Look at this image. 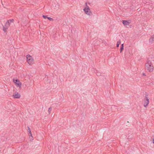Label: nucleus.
Wrapping results in <instances>:
<instances>
[{"label": "nucleus", "instance_id": "obj_16", "mask_svg": "<svg viewBox=\"0 0 154 154\" xmlns=\"http://www.w3.org/2000/svg\"><path fill=\"white\" fill-rule=\"evenodd\" d=\"M27 128H28V131L29 133H30V132H31L30 129L29 128L28 126Z\"/></svg>", "mask_w": 154, "mask_h": 154}, {"label": "nucleus", "instance_id": "obj_3", "mask_svg": "<svg viewBox=\"0 0 154 154\" xmlns=\"http://www.w3.org/2000/svg\"><path fill=\"white\" fill-rule=\"evenodd\" d=\"M26 57L28 63L30 65H32L34 63L33 59L32 57L29 55H27Z\"/></svg>", "mask_w": 154, "mask_h": 154}, {"label": "nucleus", "instance_id": "obj_13", "mask_svg": "<svg viewBox=\"0 0 154 154\" xmlns=\"http://www.w3.org/2000/svg\"><path fill=\"white\" fill-rule=\"evenodd\" d=\"M121 43V41H120V40H119L117 43V44H116V47H119V44Z\"/></svg>", "mask_w": 154, "mask_h": 154}, {"label": "nucleus", "instance_id": "obj_7", "mask_svg": "<svg viewBox=\"0 0 154 154\" xmlns=\"http://www.w3.org/2000/svg\"><path fill=\"white\" fill-rule=\"evenodd\" d=\"M122 23L124 26L129 25L130 23V22H129L127 20H122Z\"/></svg>", "mask_w": 154, "mask_h": 154}, {"label": "nucleus", "instance_id": "obj_5", "mask_svg": "<svg viewBox=\"0 0 154 154\" xmlns=\"http://www.w3.org/2000/svg\"><path fill=\"white\" fill-rule=\"evenodd\" d=\"M14 82L15 84L17 87L20 88L21 86V83L18 79H13Z\"/></svg>", "mask_w": 154, "mask_h": 154}, {"label": "nucleus", "instance_id": "obj_21", "mask_svg": "<svg viewBox=\"0 0 154 154\" xmlns=\"http://www.w3.org/2000/svg\"><path fill=\"white\" fill-rule=\"evenodd\" d=\"M143 76H146V75H145V74L144 73H143Z\"/></svg>", "mask_w": 154, "mask_h": 154}, {"label": "nucleus", "instance_id": "obj_17", "mask_svg": "<svg viewBox=\"0 0 154 154\" xmlns=\"http://www.w3.org/2000/svg\"><path fill=\"white\" fill-rule=\"evenodd\" d=\"M112 108H114L115 109H120L119 108H117V107L115 106H113L112 107Z\"/></svg>", "mask_w": 154, "mask_h": 154}, {"label": "nucleus", "instance_id": "obj_20", "mask_svg": "<svg viewBox=\"0 0 154 154\" xmlns=\"http://www.w3.org/2000/svg\"><path fill=\"white\" fill-rule=\"evenodd\" d=\"M14 98H19L20 97H13Z\"/></svg>", "mask_w": 154, "mask_h": 154}, {"label": "nucleus", "instance_id": "obj_14", "mask_svg": "<svg viewBox=\"0 0 154 154\" xmlns=\"http://www.w3.org/2000/svg\"><path fill=\"white\" fill-rule=\"evenodd\" d=\"M29 138L32 139V138H33V137L32 136L31 132L29 133Z\"/></svg>", "mask_w": 154, "mask_h": 154}, {"label": "nucleus", "instance_id": "obj_10", "mask_svg": "<svg viewBox=\"0 0 154 154\" xmlns=\"http://www.w3.org/2000/svg\"><path fill=\"white\" fill-rule=\"evenodd\" d=\"M124 49V44H122L121 45L120 52L121 53Z\"/></svg>", "mask_w": 154, "mask_h": 154}, {"label": "nucleus", "instance_id": "obj_15", "mask_svg": "<svg viewBox=\"0 0 154 154\" xmlns=\"http://www.w3.org/2000/svg\"><path fill=\"white\" fill-rule=\"evenodd\" d=\"M42 17H43L45 19H46V18L48 19V17L47 15H43Z\"/></svg>", "mask_w": 154, "mask_h": 154}, {"label": "nucleus", "instance_id": "obj_19", "mask_svg": "<svg viewBox=\"0 0 154 154\" xmlns=\"http://www.w3.org/2000/svg\"><path fill=\"white\" fill-rule=\"evenodd\" d=\"M97 76H99L100 75V74L99 72H97Z\"/></svg>", "mask_w": 154, "mask_h": 154}, {"label": "nucleus", "instance_id": "obj_12", "mask_svg": "<svg viewBox=\"0 0 154 154\" xmlns=\"http://www.w3.org/2000/svg\"><path fill=\"white\" fill-rule=\"evenodd\" d=\"M8 28L3 26V30L5 32H7V30L8 29Z\"/></svg>", "mask_w": 154, "mask_h": 154}, {"label": "nucleus", "instance_id": "obj_8", "mask_svg": "<svg viewBox=\"0 0 154 154\" xmlns=\"http://www.w3.org/2000/svg\"><path fill=\"white\" fill-rule=\"evenodd\" d=\"M149 41L151 43L154 42V34L149 39Z\"/></svg>", "mask_w": 154, "mask_h": 154}, {"label": "nucleus", "instance_id": "obj_9", "mask_svg": "<svg viewBox=\"0 0 154 154\" xmlns=\"http://www.w3.org/2000/svg\"><path fill=\"white\" fill-rule=\"evenodd\" d=\"M12 96H20V95L17 92H15V93Z\"/></svg>", "mask_w": 154, "mask_h": 154}, {"label": "nucleus", "instance_id": "obj_2", "mask_svg": "<svg viewBox=\"0 0 154 154\" xmlns=\"http://www.w3.org/2000/svg\"><path fill=\"white\" fill-rule=\"evenodd\" d=\"M86 7L83 9L85 13L88 15L91 16L92 15L91 11H90L89 7L87 5V3H85Z\"/></svg>", "mask_w": 154, "mask_h": 154}, {"label": "nucleus", "instance_id": "obj_4", "mask_svg": "<svg viewBox=\"0 0 154 154\" xmlns=\"http://www.w3.org/2000/svg\"><path fill=\"white\" fill-rule=\"evenodd\" d=\"M149 102V98H148V97H145L143 101V106L144 107H146L148 106Z\"/></svg>", "mask_w": 154, "mask_h": 154}, {"label": "nucleus", "instance_id": "obj_1", "mask_svg": "<svg viewBox=\"0 0 154 154\" xmlns=\"http://www.w3.org/2000/svg\"><path fill=\"white\" fill-rule=\"evenodd\" d=\"M152 63V61L150 59L148 58L145 64L146 68L150 72H152L153 70V66Z\"/></svg>", "mask_w": 154, "mask_h": 154}, {"label": "nucleus", "instance_id": "obj_22", "mask_svg": "<svg viewBox=\"0 0 154 154\" xmlns=\"http://www.w3.org/2000/svg\"><path fill=\"white\" fill-rule=\"evenodd\" d=\"M152 143L154 144V138H153L152 140Z\"/></svg>", "mask_w": 154, "mask_h": 154}, {"label": "nucleus", "instance_id": "obj_18", "mask_svg": "<svg viewBox=\"0 0 154 154\" xmlns=\"http://www.w3.org/2000/svg\"><path fill=\"white\" fill-rule=\"evenodd\" d=\"M51 107L49 108V114L50 113V112L51 111Z\"/></svg>", "mask_w": 154, "mask_h": 154}, {"label": "nucleus", "instance_id": "obj_6", "mask_svg": "<svg viewBox=\"0 0 154 154\" xmlns=\"http://www.w3.org/2000/svg\"><path fill=\"white\" fill-rule=\"evenodd\" d=\"M14 21V20L13 19L8 20L5 23V26H4L8 28L10 26V23L13 22Z\"/></svg>", "mask_w": 154, "mask_h": 154}, {"label": "nucleus", "instance_id": "obj_11", "mask_svg": "<svg viewBox=\"0 0 154 154\" xmlns=\"http://www.w3.org/2000/svg\"><path fill=\"white\" fill-rule=\"evenodd\" d=\"M56 19L55 18H52L49 17V20L52 22H55Z\"/></svg>", "mask_w": 154, "mask_h": 154}]
</instances>
